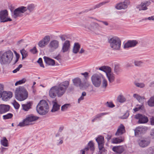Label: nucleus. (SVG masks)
Instances as JSON below:
<instances>
[{
    "instance_id": "nucleus-1",
    "label": "nucleus",
    "mask_w": 154,
    "mask_h": 154,
    "mask_svg": "<svg viewBox=\"0 0 154 154\" xmlns=\"http://www.w3.org/2000/svg\"><path fill=\"white\" fill-rule=\"evenodd\" d=\"M67 88V81L63 82L57 86L52 87L49 91L50 96L54 98L57 95L58 97L62 96Z\"/></svg>"
},
{
    "instance_id": "nucleus-2",
    "label": "nucleus",
    "mask_w": 154,
    "mask_h": 154,
    "mask_svg": "<svg viewBox=\"0 0 154 154\" xmlns=\"http://www.w3.org/2000/svg\"><path fill=\"white\" fill-rule=\"evenodd\" d=\"M14 57L13 52L10 50L5 52L0 51V63L1 64L10 63L12 61Z\"/></svg>"
},
{
    "instance_id": "nucleus-3",
    "label": "nucleus",
    "mask_w": 154,
    "mask_h": 154,
    "mask_svg": "<svg viewBox=\"0 0 154 154\" xmlns=\"http://www.w3.org/2000/svg\"><path fill=\"white\" fill-rule=\"evenodd\" d=\"M15 95L16 99L19 101H22L27 98L28 93L23 87L19 86V88H16Z\"/></svg>"
},
{
    "instance_id": "nucleus-4",
    "label": "nucleus",
    "mask_w": 154,
    "mask_h": 154,
    "mask_svg": "<svg viewBox=\"0 0 154 154\" xmlns=\"http://www.w3.org/2000/svg\"><path fill=\"white\" fill-rule=\"evenodd\" d=\"M49 106L47 102L45 100H42L38 103L36 107L37 112L40 115H43L48 111Z\"/></svg>"
},
{
    "instance_id": "nucleus-5",
    "label": "nucleus",
    "mask_w": 154,
    "mask_h": 154,
    "mask_svg": "<svg viewBox=\"0 0 154 154\" xmlns=\"http://www.w3.org/2000/svg\"><path fill=\"white\" fill-rule=\"evenodd\" d=\"M110 47L114 50H119L121 45V41L117 36H113L108 39Z\"/></svg>"
},
{
    "instance_id": "nucleus-6",
    "label": "nucleus",
    "mask_w": 154,
    "mask_h": 154,
    "mask_svg": "<svg viewBox=\"0 0 154 154\" xmlns=\"http://www.w3.org/2000/svg\"><path fill=\"white\" fill-rule=\"evenodd\" d=\"M99 69L105 72L109 82H112L115 80L114 75L111 72V68L108 66H103L99 68Z\"/></svg>"
},
{
    "instance_id": "nucleus-7",
    "label": "nucleus",
    "mask_w": 154,
    "mask_h": 154,
    "mask_svg": "<svg viewBox=\"0 0 154 154\" xmlns=\"http://www.w3.org/2000/svg\"><path fill=\"white\" fill-rule=\"evenodd\" d=\"M38 119V117L34 116L32 115H29L22 122H20L18 126L23 127L32 125L31 122L35 121Z\"/></svg>"
},
{
    "instance_id": "nucleus-8",
    "label": "nucleus",
    "mask_w": 154,
    "mask_h": 154,
    "mask_svg": "<svg viewBox=\"0 0 154 154\" xmlns=\"http://www.w3.org/2000/svg\"><path fill=\"white\" fill-rule=\"evenodd\" d=\"M103 75L101 74L95 73L91 77V80L93 85L96 87H99L101 84Z\"/></svg>"
},
{
    "instance_id": "nucleus-9",
    "label": "nucleus",
    "mask_w": 154,
    "mask_h": 154,
    "mask_svg": "<svg viewBox=\"0 0 154 154\" xmlns=\"http://www.w3.org/2000/svg\"><path fill=\"white\" fill-rule=\"evenodd\" d=\"M27 11L26 7L21 6L14 10L13 12V14L12 16L14 18H16L17 17H21L23 16L22 14Z\"/></svg>"
},
{
    "instance_id": "nucleus-10",
    "label": "nucleus",
    "mask_w": 154,
    "mask_h": 154,
    "mask_svg": "<svg viewBox=\"0 0 154 154\" xmlns=\"http://www.w3.org/2000/svg\"><path fill=\"white\" fill-rule=\"evenodd\" d=\"M8 12L7 10H5L0 11V20L1 22H6L11 21L12 20L8 17Z\"/></svg>"
},
{
    "instance_id": "nucleus-11",
    "label": "nucleus",
    "mask_w": 154,
    "mask_h": 154,
    "mask_svg": "<svg viewBox=\"0 0 154 154\" xmlns=\"http://www.w3.org/2000/svg\"><path fill=\"white\" fill-rule=\"evenodd\" d=\"M135 118L138 119V122L140 123H144L148 121V118L145 115L138 114L135 116Z\"/></svg>"
},
{
    "instance_id": "nucleus-12",
    "label": "nucleus",
    "mask_w": 154,
    "mask_h": 154,
    "mask_svg": "<svg viewBox=\"0 0 154 154\" xmlns=\"http://www.w3.org/2000/svg\"><path fill=\"white\" fill-rule=\"evenodd\" d=\"M130 2L128 0H126L123 2L119 3L116 6V8L118 10L125 9L127 8L128 6L130 4Z\"/></svg>"
},
{
    "instance_id": "nucleus-13",
    "label": "nucleus",
    "mask_w": 154,
    "mask_h": 154,
    "mask_svg": "<svg viewBox=\"0 0 154 154\" xmlns=\"http://www.w3.org/2000/svg\"><path fill=\"white\" fill-rule=\"evenodd\" d=\"M59 46V42L56 40L51 41L48 45L50 51H53L57 49Z\"/></svg>"
},
{
    "instance_id": "nucleus-14",
    "label": "nucleus",
    "mask_w": 154,
    "mask_h": 154,
    "mask_svg": "<svg viewBox=\"0 0 154 154\" xmlns=\"http://www.w3.org/2000/svg\"><path fill=\"white\" fill-rule=\"evenodd\" d=\"M3 100L7 101L10 99L12 97L13 94L11 91H3V92L1 94Z\"/></svg>"
},
{
    "instance_id": "nucleus-15",
    "label": "nucleus",
    "mask_w": 154,
    "mask_h": 154,
    "mask_svg": "<svg viewBox=\"0 0 154 154\" xmlns=\"http://www.w3.org/2000/svg\"><path fill=\"white\" fill-rule=\"evenodd\" d=\"M147 129L146 127H138L134 130L135 135L138 136L141 134L144 133Z\"/></svg>"
},
{
    "instance_id": "nucleus-16",
    "label": "nucleus",
    "mask_w": 154,
    "mask_h": 154,
    "mask_svg": "<svg viewBox=\"0 0 154 154\" xmlns=\"http://www.w3.org/2000/svg\"><path fill=\"white\" fill-rule=\"evenodd\" d=\"M72 82L77 87H79L81 89L83 88L84 84L82 82L81 79L79 78H75L72 80Z\"/></svg>"
},
{
    "instance_id": "nucleus-17",
    "label": "nucleus",
    "mask_w": 154,
    "mask_h": 154,
    "mask_svg": "<svg viewBox=\"0 0 154 154\" xmlns=\"http://www.w3.org/2000/svg\"><path fill=\"white\" fill-rule=\"evenodd\" d=\"M150 2H145L142 3L140 5L137 6V8L138 9L139 11L145 10L147 9V7L150 5Z\"/></svg>"
},
{
    "instance_id": "nucleus-18",
    "label": "nucleus",
    "mask_w": 154,
    "mask_h": 154,
    "mask_svg": "<svg viewBox=\"0 0 154 154\" xmlns=\"http://www.w3.org/2000/svg\"><path fill=\"white\" fill-rule=\"evenodd\" d=\"M10 106L8 105L2 104L0 105V114H2L8 111Z\"/></svg>"
},
{
    "instance_id": "nucleus-19",
    "label": "nucleus",
    "mask_w": 154,
    "mask_h": 154,
    "mask_svg": "<svg viewBox=\"0 0 154 154\" xmlns=\"http://www.w3.org/2000/svg\"><path fill=\"white\" fill-rule=\"evenodd\" d=\"M139 144L141 147L144 148L148 146L150 143V140L148 139L141 140L139 141Z\"/></svg>"
},
{
    "instance_id": "nucleus-20",
    "label": "nucleus",
    "mask_w": 154,
    "mask_h": 154,
    "mask_svg": "<svg viewBox=\"0 0 154 154\" xmlns=\"http://www.w3.org/2000/svg\"><path fill=\"white\" fill-rule=\"evenodd\" d=\"M125 132V127L122 124H121L119 127L115 135L119 136L124 133Z\"/></svg>"
},
{
    "instance_id": "nucleus-21",
    "label": "nucleus",
    "mask_w": 154,
    "mask_h": 154,
    "mask_svg": "<svg viewBox=\"0 0 154 154\" xmlns=\"http://www.w3.org/2000/svg\"><path fill=\"white\" fill-rule=\"evenodd\" d=\"M137 43V42L136 40L128 41L125 44L124 47L125 48L133 47L136 46Z\"/></svg>"
},
{
    "instance_id": "nucleus-22",
    "label": "nucleus",
    "mask_w": 154,
    "mask_h": 154,
    "mask_svg": "<svg viewBox=\"0 0 154 154\" xmlns=\"http://www.w3.org/2000/svg\"><path fill=\"white\" fill-rule=\"evenodd\" d=\"M53 104V106L51 111L52 112H55L57 111L60 109V105H59L56 102V100L52 102Z\"/></svg>"
},
{
    "instance_id": "nucleus-23",
    "label": "nucleus",
    "mask_w": 154,
    "mask_h": 154,
    "mask_svg": "<svg viewBox=\"0 0 154 154\" xmlns=\"http://www.w3.org/2000/svg\"><path fill=\"white\" fill-rule=\"evenodd\" d=\"M44 61L45 63L49 65L54 66L55 64V61L49 58L44 57Z\"/></svg>"
},
{
    "instance_id": "nucleus-24",
    "label": "nucleus",
    "mask_w": 154,
    "mask_h": 154,
    "mask_svg": "<svg viewBox=\"0 0 154 154\" xmlns=\"http://www.w3.org/2000/svg\"><path fill=\"white\" fill-rule=\"evenodd\" d=\"M112 150L117 153L120 154L124 151V149L122 146L114 147L112 148Z\"/></svg>"
},
{
    "instance_id": "nucleus-25",
    "label": "nucleus",
    "mask_w": 154,
    "mask_h": 154,
    "mask_svg": "<svg viewBox=\"0 0 154 154\" xmlns=\"http://www.w3.org/2000/svg\"><path fill=\"white\" fill-rule=\"evenodd\" d=\"M31 103L28 102L27 103L22 104V109L25 111H28L31 108Z\"/></svg>"
},
{
    "instance_id": "nucleus-26",
    "label": "nucleus",
    "mask_w": 154,
    "mask_h": 154,
    "mask_svg": "<svg viewBox=\"0 0 154 154\" xmlns=\"http://www.w3.org/2000/svg\"><path fill=\"white\" fill-rule=\"evenodd\" d=\"M80 46L78 43H75L74 44L73 49V52L74 53L77 54L79 51Z\"/></svg>"
},
{
    "instance_id": "nucleus-27",
    "label": "nucleus",
    "mask_w": 154,
    "mask_h": 154,
    "mask_svg": "<svg viewBox=\"0 0 154 154\" xmlns=\"http://www.w3.org/2000/svg\"><path fill=\"white\" fill-rule=\"evenodd\" d=\"M88 146L90 149L91 153L92 154L94 151L95 148L94 143L92 141L89 142L88 144Z\"/></svg>"
},
{
    "instance_id": "nucleus-28",
    "label": "nucleus",
    "mask_w": 154,
    "mask_h": 154,
    "mask_svg": "<svg viewBox=\"0 0 154 154\" xmlns=\"http://www.w3.org/2000/svg\"><path fill=\"white\" fill-rule=\"evenodd\" d=\"M124 140V137H122L120 138H115L113 139L112 143H120L123 142Z\"/></svg>"
},
{
    "instance_id": "nucleus-29",
    "label": "nucleus",
    "mask_w": 154,
    "mask_h": 154,
    "mask_svg": "<svg viewBox=\"0 0 154 154\" xmlns=\"http://www.w3.org/2000/svg\"><path fill=\"white\" fill-rule=\"evenodd\" d=\"M0 143L4 146L7 147L8 146V140L5 137H4L1 140Z\"/></svg>"
},
{
    "instance_id": "nucleus-30",
    "label": "nucleus",
    "mask_w": 154,
    "mask_h": 154,
    "mask_svg": "<svg viewBox=\"0 0 154 154\" xmlns=\"http://www.w3.org/2000/svg\"><path fill=\"white\" fill-rule=\"evenodd\" d=\"M147 103L149 106L151 107L154 106V95L150 98Z\"/></svg>"
},
{
    "instance_id": "nucleus-31",
    "label": "nucleus",
    "mask_w": 154,
    "mask_h": 154,
    "mask_svg": "<svg viewBox=\"0 0 154 154\" xmlns=\"http://www.w3.org/2000/svg\"><path fill=\"white\" fill-rule=\"evenodd\" d=\"M133 97L135 98L139 102H142L144 99V97H141L137 94H134L133 95Z\"/></svg>"
},
{
    "instance_id": "nucleus-32",
    "label": "nucleus",
    "mask_w": 154,
    "mask_h": 154,
    "mask_svg": "<svg viewBox=\"0 0 154 154\" xmlns=\"http://www.w3.org/2000/svg\"><path fill=\"white\" fill-rule=\"evenodd\" d=\"M102 86L103 88H105L108 85V83L107 80L103 76V78H102Z\"/></svg>"
},
{
    "instance_id": "nucleus-33",
    "label": "nucleus",
    "mask_w": 154,
    "mask_h": 154,
    "mask_svg": "<svg viewBox=\"0 0 154 154\" xmlns=\"http://www.w3.org/2000/svg\"><path fill=\"white\" fill-rule=\"evenodd\" d=\"M20 52L22 55V59L25 58L28 56L27 52L24 49L20 50Z\"/></svg>"
},
{
    "instance_id": "nucleus-34",
    "label": "nucleus",
    "mask_w": 154,
    "mask_h": 154,
    "mask_svg": "<svg viewBox=\"0 0 154 154\" xmlns=\"http://www.w3.org/2000/svg\"><path fill=\"white\" fill-rule=\"evenodd\" d=\"M67 51V41H65V43L63 44L61 51L63 52H65Z\"/></svg>"
},
{
    "instance_id": "nucleus-35",
    "label": "nucleus",
    "mask_w": 154,
    "mask_h": 154,
    "mask_svg": "<svg viewBox=\"0 0 154 154\" xmlns=\"http://www.w3.org/2000/svg\"><path fill=\"white\" fill-rule=\"evenodd\" d=\"M98 143H104V137L102 136H99L96 139Z\"/></svg>"
},
{
    "instance_id": "nucleus-36",
    "label": "nucleus",
    "mask_w": 154,
    "mask_h": 154,
    "mask_svg": "<svg viewBox=\"0 0 154 154\" xmlns=\"http://www.w3.org/2000/svg\"><path fill=\"white\" fill-rule=\"evenodd\" d=\"M114 70L115 72L117 74H118L121 71V69L118 64L115 65Z\"/></svg>"
},
{
    "instance_id": "nucleus-37",
    "label": "nucleus",
    "mask_w": 154,
    "mask_h": 154,
    "mask_svg": "<svg viewBox=\"0 0 154 154\" xmlns=\"http://www.w3.org/2000/svg\"><path fill=\"white\" fill-rule=\"evenodd\" d=\"M35 7V6L34 4H30L26 8L27 10H28L30 12H32L34 10Z\"/></svg>"
},
{
    "instance_id": "nucleus-38",
    "label": "nucleus",
    "mask_w": 154,
    "mask_h": 154,
    "mask_svg": "<svg viewBox=\"0 0 154 154\" xmlns=\"http://www.w3.org/2000/svg\"><path fill=\"white\" fill-rule=\"evenodd\" d=\"M117 100L120 103H123L126 100L125 98L123 96L121 95L118 96Z\"/></svg>"
},
{
    "instance_id": "nucleus-39",
    "label": "nucleus",
    "mask_w": 154,
    "mask_h": 154,
    "mask_svg": "<svg viewBox=\"0 0 154 154\" xmlns=\"http://www.w3.org/2000/svg\"><path fill=\"white\" fill-rule=\"evenodd\" d=\"M46 45V44L45 42L44 41V40H42L40 41L38 43V46L39 47L42 48L45 47Z\"/></svg>"
},
{
    "instance_id": "nucleus-40",
    "label": "nucleus",
    "mask_w": 154,
    "mask_h": 154,
    "mask_svg": "<svg viewBox=\"0 0 154 154\" xmlns=\"http://www.w3.org/2000/svg\"><path fill=\"white\" fill-rule=\"evenodd\" d=\"M13 116L12 114L9 113L6 115L3 116V117L4 119H6L11 118Z\"/></svg>"
},
{
    "instance_id": "nucleus-41",
    "label": "nucleus",
    "mask_w": 154,
    "mask_h": 154,
    "mask_svg": "<svg viewBox=\"0 0 154 154\" xmlns=\"http://www.w3.org/2000/svg\"><path fill=\"white\" fill-rule=\"evenodd\" d=\"M26 81L25 79H22L17 82L15 84V86H17L18 85H20L24 83Z\"/></svg>"
},
{
    "instance_id": "nucleus-42",
    "label": "nucleus",
    "mask_w": 154,
    "mask_h": 154,
    "mask_svg": "<svg viewBox=\"0 0 154 154\" xmlns=\"http://www.w3.org/2000/svg\"><path fill=\"white\" fill-rule=\"evenodd\" d=\"M143 108V106L142 105H138L137 106V107L134 109V112H136L140 110H142Z\"/></svg>"
},
{
    "instance_id": "nucleus-43",
    "label": "nucleus",
    "mask_w": 154,
    "mask_h": 154,
    "mask_svg": "<svg viewBox=\"0 0 154 154\" xmlns=\"http://www.w3.org/2000/svg\"><path fill=\"white\" fill-rule=\"evenodd\" d=\"M42 40H44V41L46 44H47L50 41V37L48 35L45 36Z\"/></svg>"
},
{
    "instance_id": "nucleus-44",
    "label": "nucleus",
    "mask_w": 154,
    "mask_h": 154,
    "mask_svg": "<svg viewBox=\"0 0 154 154\" xmlns=\"http://www.w3.org/2000/svg\"><path fill=\"white\" fill-rule=\"evenodd\" d=\"M94 27H95L96 28L94 29V32L96 33L97 34H98L99 33H96V32L97 31V28H99V27H100V26L99 25L98 23H94Z\"/></svg>"
},
{
    "instance_id": "nucleus-45",
    "label": "nucleus",
    "mask_w": 154,
    "mask_h": 154,
    "mask_svg": "<svg viewBox=\"0 0 154 154\" xmlns=\"http://www.w3.org/2000/svg\"><path fill=\"white\" fill-rule=\"evenodd\" d=\"M105 3H106V2H102L100 3L99 4H98L95 5L93 7V9H95L97 8H99L100 7H101L102 6L104 5Z\"/></svg>"
},
{
    "instance_id": "nucleus-46",
    "label": "nucleus",
    "mask_w": 154,
    "mask_h": 154,
    "mask_svg": "<svg viewBox=\"0 0 154 154\" xmlns=\"http://www.w3.org/2000/svg\"><path fill=\"white\" fill-rule=\"evenodd\" d=\"M105 105L106 106L110 108H113L115 106V105L112 102H107Z\"/></svg>"
},
{
    "instance_id": "nucleus-47",
    "label": "nucleus",
    "mask_w": 154,
    "mask_h": 154,
    "mask_svg": "<svg viewBox=\"0 0 154 154\" xmlns=\"http://www.w3.org/2000/svg\"><path fill=\"white\" fill-rule=\"evenodd\" d=\"M107 114H108L107 113H106V112L101 113H100V114H97V115L96 116V118H97L98 119L101 118L102 116L105 115H106Z\"/></svg>"
},
{
    "instance_id": "nucleus-48",
    "label": "nucleus",
    "mask_w": 154,
    "mask_h": 154,
    "mask_svg": "<svg viewBox=\"0 0 154 154\" xmlns=\"http://www.w3.org/2000/svg\"><path fill=\"white\" fill-rule=\"evenodd\" d=\"M13 105L15 108L16 109H18L20 107V105L15 100L14 102Z\"/></svg>"
},
{
    "instance_id": "nucleus-49",
    "label": "nucleus",
    "mask_w": 154,
    "mask_h": 154,
    "mask_svg": "<svg viewBox=\"0 0 154 154\" xmlns=\"http://www.w3.org/2000/svg\"><path fill=\"white\" fill-rule=\"evenodd\" d=\"M37 62L39 64L41 67H44V66L42 63V59L41 58H39L37 61Z\"/></svg>"
},
{
    "instance_id": "nucleus-50",
    "label": "nucleus",
    "mask_w": 154,
    "mask_h": 154,
    "mask_svg": "<svg viewBox=\"0 0 154 154\" xmlns=\"http://www.w3.org/2000/svg\"><path fill=\"white\" fill-rule=\"evenodd\" d=\"M135 85L138 87L143 88L145 87V85L143 83H137L135 84Z\"/></svg>"
},
{
    "instance_id": "nucleus-51",
    "label": "nucleus",
    "mask_w": 154,
    "mask_h": 154,
    "mask_svg": "<svg viewBox=\"0 0 154 154\" xmlns=\"http://www.w3.org/2000/svg\"><path fill=\"white\" fill-rule=\"evenodd\" d=\"M4 90V85H3L0 84V98L2 97L1 94L3 92Z\"/></svg>"
},
{
    "instance_id": "nucleus-52",
    "label": "nucleus",
    "mask_w": 154,
    "mask_h": 154,
    "mask_svg": "<svg viewBox=\"0 0 154 154\" xmlns=\"http://www.w3.org/2000/svg\"><path fill=\"white\" fill-rule=\"evenodd\" d=\"M67 108V103L65 104L62 106L61 107V110L63 111H64L66 110Z\"/></svg>"
},
{
    "instance_id": "nucleus-53",
    "label": "nucleus",
    "mask_w": 154,
    "mask_h": 154,
    "mask_svg": "<svg viewBox=\"0 0 154 154\" xmlns=\"http://www.w3.org/2000/svg\"><path fill=\"white\" fill-rule=\"evenodd\" d=\"M143 64V63L140 61H138L134 62L135 65L137 66H140Z\"/></svg>"
},
{
    "instance_id": "nucleus-54",
    "label": "nucleus",
    "mask_w": 154,
    "mask_h": 154,
    "mask_svg": "<svg viewBox=\"0 0 154 154\" xmlns=\"http://www.w3.org/2000/svg\"><path fill=\"white\" fill-rule=\"evenodd\" d=\"M89 148L88 147H85L84 149L81 150V152H82V154H85V152L89 150Z\"/></svg>"
},
{
    "instance_id": "nucleus-55",
    "label": "nucleus",
    "mask_w": 154,
    "mask_h": 154,
    "mask_svg": "<svg viewBox=\"0 0 154 154\" xmlns=\"http://www.w3.org/2000/svg\"><path fill=\"white\" fill-rule=\"evenodd\" d=\"M30 51L33 54L36 53L37 52V51L35 47H34L32 49L30 50Z\"/></svg>"
},
{
    "instance_id": "nucleus-56",
    "label": "nucleus",
    "mask_w": 154,
    "mask_h": 154,
    "mask_svg": "<svg viewBox=\"0 0 154 154\" xmlns=\"http://www.w3.org/2000/svg\"><path fill=\"white\" fill-rule=\"evenodd\" d=\"M149 20L154 21V16H152L147 18H146L144 19L145 20Z\"/></svg>"
},
{
    "instance_id": "nucleus-57",
    "label": "nucleus",
    "mask_w": 154,
    "mask_h": 154,
    "mask_svg": "<svg viewBox=\"0 0 154 154\" xmlns=\"http://www.w3.org/2000/svg\"><path fill=\"white\" fill-rule=\"evenodd\" d=\"M99 149L100 150H101L103 148L104 143H98Z\"/></svg>"
},
{
    "instance_id": "nucleus-58",
    "label": "nucleus",
    "mask_w": 154,
    "mask_h": 154,
    "mask_svg": "<svg viewBox=\"0 0 154 154\" xmlns=\"http://www.w3.org/2000/svg\"><path fill=\"white\" fill-rule=\"evenodd\" d=\"M82 75H83L85 79H87L88 77V72H85L84 73H82L81 74Z\"/></svg>"
},
{
    "instance_id": "nucleus-59",
    "label": "nucleus",
    "mask_w": 154,
    "mask_h": 154,
    "mask_svg": "<svg viewBox=\"0 0 154 154\" xmlns=\"http://www.w3.org/2000/svg\"><path fill=\"white\" fill-rule=\"evenodd\" d=\"M150 121L151 123V124L152 125H154V117H152L150 119Z\"/></svg>"
},
{
    "instance_id": "nucleus-60",
    "label": "nucleus",
    "mask_w": 154,
    "mask_h": 154,
    "mask_svg": "<svg viewBox=\"0 0 154 154\" xmlns=\"http://www.w3.org/2000/svg\"><path fill=\"white\" fill-rule=\"evenodd\" d=\"M150 135L153 138H154V129L152 130L150 132Z\"/></svg>"
},
{
    "instance_id": "nucleus-61",
    "label": "nucleus",
    "mask_w": 154,
    "mask_h": 154,
    "mask_svg": "<svg viewBox=\"0 0 154 154\" xmlns=\"http://www.w3.org/2000/svg\"><path fill=\"white\" fill-rule=\"evenodd\" d=\"M60 38L62 41H64L66 40V36L64 35H61L60 36Z\"/></svg>"
},
{
    "instance_id": "nucleus-62",
    "label": "nucleus",
    "mask_w": 154,
    "mask_h": 154,
    "mask_svg": "<svg viewBox=\"0 0 154 154\" xmlns=\"http://www.w3.org/2000/svg\"><path fill=\"white\" fill-rule=\"evenodd\" d=\"M84 99V97L81 95V96L79 98V99L78 100V103H79L80 102L81 100H83Z\"/></svg>"
},
{
    "instance_id": "nucleus-63",
    "label": "nucleus",
    "mask_w": 154,
    "mask_h": 154,
    "mask_svg": "<svg viewBox=\"0 0 154 154\" xmlns=\"http://www.w3.org/2000/svg\"><path fill=\"white\" fill-rule=\"evenodd\" d=\"M22 65L21 64L19 65L18 66L16 69L17 71H19L20 69L22 67Z\"/></svg>"
},
{
    "instance_id": "nucleus-64",
    "label": "nucleus",
    "mask_w": 154,
    "mask_h": 154,
    "mask_svg": "<svg viewBox=\"0 0 154 154\" xmlns=\"http://www.w3.org/2000/svg\"><path fill=\"white\" fill-rule=\"evenodd\" d=\"M149 86L150 87H154V82H151L149 84Z\"/></svg>"
}]
</instances>
